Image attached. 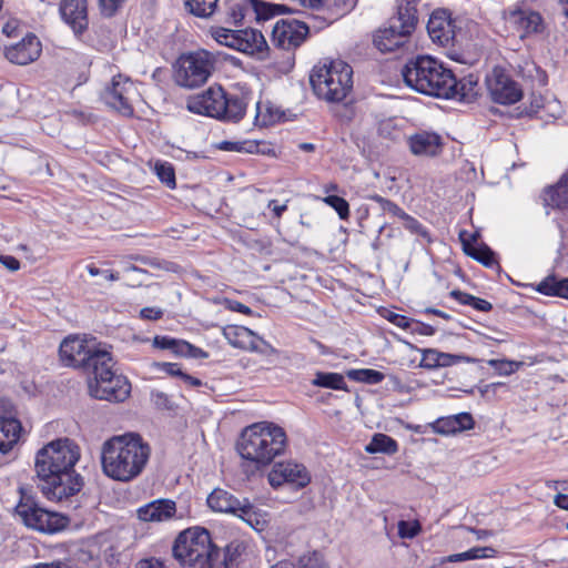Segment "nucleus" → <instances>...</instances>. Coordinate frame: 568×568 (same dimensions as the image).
Here are the masks:
<instances>
[{
  "label": "nucleus",
  "instance_id": "f257e3e1",
  "mask_svg": "<svg viewBox=\"0 0 568 568\" xmlns=\"http://www.w3.org/2000/svg\"><path fill=\"white\" fill-rule=\"evenodd\" d=\"M79 458V446L69 438L52 440L37 452L38 487L49 500L62 501L80 491L82 479L74 470Z\"/></svg>",
  "mask_w": 568,
  "mask_h": 568
},
{
  "label": "nucleus",
  "instance_id": "f03ea898",
  "mask_svg": "<svg viewBox=\"0 0 568 568\" xmlns=\"http://www.w3.org/2000/svg\"><path fill=\"white\" fill-rule=\"evenodd\" d=\"M150 456L151 447L141 435L136 433L115 435L101 446V468L106 477L129 483L142 474Z\"/></svg>",
  "mask_w": 568,
  "mask_h": 568
},
{
  "label": "nucleus",
  "instance_id": "7ed1b4c3",
  "mask_svg": "<svg viewBox=\"0 0 568 568\" xmlns=\"http://www.w3.org/2000/svg\"><path fill=\"white\" fill-rule=\"evenodd\" d=\"M287 444L285 430L271 422H260L244 428L237 443V452L248 462L246 473H254L270 465L282 455Z\"/></svg>",
  "mask_w": 568,
  "mask_h": 568
},
{
  "label": "nucleus",
  "instance_id": "20e7f679",
  "mask_svg": "<svg viewBox=\"0 0 568 568\" xmlns=\"http://www.w3.org/2000/svg\"><path fill=\"white\" fill-rule=\"evenodd\" d=\"M405 83L415 91L444 99L452 95L455 75L440 61L419 55L410 59L402 69Z\"/></svg>",
  "mask_w": 568,
  "mask_h": 568
},
{
  "label": "nucleus",
  "instance_id": "39448f33",
  "mask_svg": "<svg viewBox=\"0 0 568 568\" xmlns=\"http://www.w3.org/2000/svg\"><path fill=\"white\" fill-rule=\"evenodd\" d=\"M310 82L320 99L342 102L353 90V69L342 60L324 61L312 69Z\"/></svg>",
  "mask_w": 568,
  "mask_h": 568
},
{
  "label": "nucleus",
  "instance_id": "423d86ee",
  "mask_svg": "<svg viewBox=\"0 0 568 568\" xmlns=\"http://www.w3.org/2000/svg\"><path fill=\"white\" fill-rule=\"evenodd\" d=\"M95 367L89 373L88 388L92 397L109 402H123L130 395L131 385L125 376L113 371L111 354L93 358Z\"/></svg>",
  "mask_w": 568,
  "mask_h": 568
},
{
  "label": "nucleus",
  "instance_id": "0eeeda50",
  "mask_svg": "<svg viewBox=\"0 0 568 568\" xmlns=\"http://www.w3.org/2000/svg\"><path fill=\"white\" fill-rule=\"evenodd\" d=\"M214 546L206 529L192 527L178 536L173 546V555L183 566L211 568Z\"/></svg>",
  "mask_w": 568,
  "mask_h": 568
},
{
  "label": "nucleus",
  "instance_id": "6e6552de",
  "mask_svg": "<svg viewBox=\"0 0 568 568\" xmlns=\"http://www.w3.org/2000/svg\"><path fill=\"white\" fill-rule=\"evenodd\" d=\"M216 58L207 50H196L180 55L174 64L178 85L194 89L203 85L215 70Z\"/></svg>",
  "mask_w": 568,
  "mask_h": 568
},
{
  "label": "nucleus",
  "instance_id": "1a4fd4ad",
  "mask_svg": "<svg viewBox=\"0 0 568 568\" xmlns=\"http://www.w3.org/2000/svg\"><path fill=\"white\" fill-rule=\"evenodd\" d=\"M16 514L27 527L45 534L60 531L69 524L67 517L59 513L43 509L30 498L24 497H21L16 506Z\"/></svg>",
  "mask_w": 568,
  "mask_h": 568
},
{
  "label": "nucleus",
  "instance_id": "9d476101",
  "mask_svg": "<svg viewBox=\"0 0 568 568\" xmlns=\"http://www.w3.org/2000/svg\"><path fill=\"white\" fill-rule=\"evenodd\" d=\"M60 357L65 365L84 367L89 373L95 367L93 358L101 354H109L106 349L95 346L92 339L80 336H69L60 345Z\"/></svg>",
  "mask_w": 568,
  "mask_h": 568
},
{
  "label": "nucleus",
  "instance_id": "9b49d317",
  "mask_svg": "<svg viewBox=\"0 0 568 568\" xmlns=\"http://www.w3.org/2000/svg\"><path fill=\"white\" fill-rule=\"evenodd\" d=\"M136 95V88L133 81L123 74L112 77L110 83L104 88L102 99L108 106L124 116L133 114L132 102Z\"/></svg>",
  "mask_w": 568,
  "mask_h": 568
},
{
  "label": "nucleus",
  "instance_id": "f8f14e48",
  "mask_svg": "<svg viewBox=\"0 0 568 568\" xmlns=\"http://www.w3.org/2000/svg\"><path fill=\"white\" fill-rule=\"evenodd\" d=\"M490 99L498 104H515L523 98L520 85L499 67L494 68L485 79Z\"/></svg>",
  "mask_w": 568,
  "mask_h": 568
},
{
  "label": "nucleus",
  "instance_id": "ddd939ff",
  "mask_svg": "<svg viewBox=\"0 0 568 568\" xmlns=\"http://www.w3.org/2000/svg\"><path fill=\"white\" fill-rule=\"evenodd\" d=\"M311 478L306 466L292 459L275 463L267 475L268 483L273 488L288 485L295 489H302L311 483Z\"/></svg>",
  "mask_w": 568,
  "mask_h": 568
},
{
  "label": "nucleus",
  "instance_id": "4468645a",
  "mask_svg": "<svg viewBox=\"0 0 568 568\" xmlns=\"http://www.w3.org/2000/svg\"><path fill=\"white\" fill-rule=\"evenodd\" d=\"M306 23L296 19H281L272 29V43L283 50H292L300 47L308 36Z\"/></svg>",
  "mask_w": 568,
  "mask_h": 568
},
{
  "label": "nucleus",
  "instance_id": "2eb2a0df",
  "mask_svg": "<svg viewBox=\"0 0 568 568\" xmlns=\"http://www.w3.org/2000/svg\"><path fill=\"white\" fill-rule=\"evenodd\" d=\"M225 102V92L221 87L212 85L202 93L190 97L186 108L192 113L212 118H221L222 105Z\"/></svg>",
  "mask_w": 568,
  "mask_h": 568
},
{
  "label": "nucleus",
  "instance_id": "dca6fc26",
  "mask_svg": "<svg viewBox=\"0 0 568 568\" xmlns=\"http://www.w3.org/2000/svg\"><path fill=\"white\" fill-rule=\"evenodd\" d=\"M222 334L230 345L240 349L264 353L268 347L262 337L245 326L227 325Z\"/></svg>",
  "mask_w": 568,
  "mask_h": 568
},
{
  "label": "nucleus",
  "instance_id": "f3484780",
  "mask_svg": "<svg viewBox=\"0 0 568 568\" xmlns=\"http://www.w3.org/2000/svg\"><path fill=\"white\" fill-rule=\"evenodd\" d=\"M412 32L409 29H404L400 18L392 17L388 27L379 29L374 36V44L382 52H390L402 47Z\"/></svg>",
  "mask_w": 568,
  "mask_h": 568
},
{
  "label": "nucleus",
  "instance_id": "a211bd4d",
  "mask_svg": "<svg viewBox=\"0 0 568 568\" xmlns=\"http://www.w3.org/2000/svg\"><path fill=\"white\" fill-rule=\"evenodd\" d=\"M427 31L430 39L440 45L446 47L454 42L455 27L446 10H436L432 13L427 23Z\"/></svg>",
  "mask_w": 568,
  "mask_h": 568
},
{
  "label": "nucleus",
  "instance_id": "6ab92c4d",
  "mask_svg": "<svg viewBox=\"0 0 568 568\" xmlns=\"http://www.w3.org/2000/svg\"><path fill=\"white\" fill-rule=\"evenodd\" d=\"M41 43L33 34H27L20 42L6 48L7 59L16 64L26 65L39 58Z\"/></svg>",
  "mask_w": 568,
  "mask_h": 568
},
{
  "label": "nucleus",
  "instance_id": "aec40b11",
  "mask_svg": "<svg viewBox=\"0 0 568 568\" xmlns=\"http://www.w3.org/2000/svg\"><path fill=\"white\" fill-rule=\"evenodd\" d=\"M508 23L525 38L532 33H539L544 29L541 16L529 9H516L509 11Z\"/></svg>",
  "mask_w": 568,
  "mask_h": 568
},
{
  "label": "nucleus",
  "instance_id": "412c9836",
  "mask_svg": "<svg viewBox=\"0 0 568 568\" xmlns=\"http://www.w3.org/2000/svg\"><path fill=\"white\" fill-rule=\"evenodd\" d=\"M422 359L419 366L426 369H435L439 367H449L460 363H474L475 359L459 354H449L439 352L435 348L419 349Z\"/></svg>",
  "mask_w": 568,
  "mask_h": 568
},
{
  "label": "nucleus",
  "instance_id": "4be33fe9",
  "mask_svg": "<svg viewBox=\"0 0 568 568\" xmlns=\"http://www.w3.org/2000/svg\"><path fill=\"white\" fill-rule=\"evenodd\" d=\"M540 197L546 209L565 211L568 207V172L562 173L555 184L545 187Z\"/></svg>",
  "mask_w": 568,
  "mask_h": 568
},
{
  "label": "nucleus",
  "instance_id": "5701e85b",
  "mask_svg": "<svg viewBox=\"0 0 568 568\" xmlns=\"http://www.w3.org/2000/svg\"><path fill=\"white\" fill-rule=\"evenodd\" d=\"M60 12L75 33H80L87 28V0H62Z\"/></svg>",
  "mask_w": 568,
  "mask_h": 568
},
{
  "label": "nucleus",
  "instance_id": "b1692460",
  "mask_svg": "<svg viewBox=\"0 0 568 568\" xmlns=\"http://www.w3.org/2000/svg\"><path fill=\"white\" fill-rule=\"evenodd\" d=\"M176 505L171 499H156L142 506L138 510V517L143 521L160 523L174 517Z\"/></svg>",
  "mask_w": 568,
  "mask_h": 568
},
{
  "label": "nucleus",
  "instance_id": "393cba45",
  "mask_svg": "<svg viewBox=\"0 0 568 568\" xmlns=\"http://www.w3.org/2000/svg\"><path fill=\"white\" fill-rule=\"evenodd\" d=\"M410 151L418 156H435L442 151V138L434 132H418L408 139Z\"/></svg>",
  "mask_w": 568,
  "mask_h": 568
},
{
  "label": "nucleus",
  "instance_id": "a878e982",
  "mask_svg": "<svg viewBox=\"0 0 568 568\" xmlns=\"http://www.w3.org/2000/svg\"><path fill=\"white\" fill-rule=\"evenodd\" d=\"M268 49L263 33L256 29L240 30L237 51L254 55L264 54Z\"/></svg>",
  "mask_w": 568,
  "mask_h": 568
},
{
  "label": "nucleus",
  "instance_id": "bb28decb",
  "mask_svg": "<svg viewBox=\"0 0 568 568\" xmlns=\"http://www.w3.org/2000/svg\"><path fill=\"white\" fill-rule=\"evenodd\" d=\"M21 429L20 422L13 415L0 416V453H8L18 443Z\"/></svg>",
  "mask_w": 568,
  "mask_h": 568
},
{
  "label": "nucleus",
  "instance_id": "cd10ccee",
  "mask_svg": "<svg viewBox=\"0 0 568 568\" xmlns=\"http://www.w3.org/2000/svg\"><path fill=\"white\" fill-rule=\"evenodd\" d=\"M235 516L256 531L264 530L268 524V514L251 504L246 498L242 500Z\"/></svg>",
  "mask_w": 568,
  "mask_h": 568
},
{
  "label": "nucleus",
  "instance_id": "c85d7f7f",
  "mask_svg": "<svg viewBox=\"0 0 568 568\" xmlns=\"http://www.w3.org/2000/svg\"><path fill=\"white\" fill-rule=\"evenodd\" d=\"M474 427L473 416L468 413H459L457 415L439 418L434 425V429L438 434L450 435Z\"/></svg>",
  "mask_w": 568,
  "mask_h": 568
},
{
  "label": "nucleus",
  "instance_id": "c756f323",
  "mask_svg": "<svg viewBox=\"0 0 568 568\" xmlns=\"http://www.w3.org/2000/svg\"><path fill=\"white\" fill-rule=\"evenodd\" d=\"M479 94L478 77L468 74L460 80L455 79V84L452 88V95L444 99H455L462 102L470 103L476 100Z\"/></svg>",
  "mask_w": 568,
  "mask_h": 568
},
{
  "label": "nucleus",
  "instance_id": "7c9ffc66",
  "mask_svg": "<svg viewBox=\"0 0 568 568\" xmlns=\"http://www.w3.org/2000/svg\"><path fill=\"white\" fill-rule=\"evenodd\" d=\"M207 506L216 513H226L235 516L242 500L225 489L215 488L206 499Z\"/></svg>",
  "mask_w": 568,
  "mask_h": 568
},
{
  "label": "nucleus",
  "instance_id": "2f4dec72",
  "mask_svg": "<svg viewBox=\"0 0 568 568\" xmlns=\"http://www.w3.org/2000/svg\"><path fill=\"white\" fill-rule=\"evenodd\" d=\"M245 547L240 541H232L223 549L214 546L211 568H231L240 558Z\"/></svg>",
  "mask_w": 568,
  "mask_h": 568
},
{
  "label": "nucleus",
  "instance_id": "473e14b6",
  "mask_svg": "<svg viewBox=\"0 0 568 568\" xmlns=\"http://www.w3.org/2000/svg\"><path fill=\"white\" fill-rule=\"evenodd\" d=\"M255 0H226V21L233 24H240L244 21H252L254 14Z\"/></svg>",
  "mask_w": 568,
  "mask_h": 568
},
{
  "label": "nucleus",
  "instance_id": "72a5a7b5",
  "mask_svg": "<svg viewBox=\"0 0 568 568\" xmlns=\"http://www.w3.org/2000/svg\"><path fill=\"white\" fill-rule=\"evenodd\" d=\"M222 109L220 119L239 121L245 113L246 102L242 97L225 94V102Z\"/></svg>",
  "mask_w": 568,
  "mask_h": 568
},
{
  "label": "nucleus",
  "instance_id": "f704fd0d",
  "mask_svg": "<svg viewBox=\"0 0 568 568\" xmlns=\"http://www.w3.org/2000/svg\"><path fill=\"white\" fill-rule=\"evenodd\" d=\"M420 0H399L397 13L393 18H400V24L404 29L414 31L417 23L416 6Z\"/></svg>",
  "mask_w": 568,
  "mask_h": 568
},
{
  "label": "nucleus",
  "instance_id": "c9c22d12",
  "mask_svg": "<svg viewBox=\"0 0 568 568\" xmlns=\"http://www.w3.org/2000/svg\"><path fill=\"white\" fill-rule=\"evenodd\" d=\"M537 291L545 295L568 298V277L557 280L549 276L538 284Z\"/></svg>",
  "mask_w": 568,
  "mask_h": 568
},
{
  "label": "nucleus",
  "instance_id": "e433bc0d",
  "mask_svg": "<svg viewBox=\"0 0 568 568\" xmlns=\"http://www.w3.org/2000/svg\"><path fill=\"white\" fill-rule=\"evenodd\" d=\"M397 443L389 436L385 434H375L369 442V444L366 445L365 450L368 454H395L397 452Z\"/></svg>",
  "mask_w": 568,
  "mask_h": 568
},
{
  "label": "nucleus",
  "instance_id": "4c0bfd02",
  "mask_svg": "<svg viewBox=\"0 0 568 568\" xmlns=\"http://www.w3.org/2000/svg\"><path fill=\"white\" fill-rule=\"evenodd\" d=\"M312 385L316 387L329 388V389H345L346 383L343 375L338 373H326L317 372L312 381Z\"/></svg>",
  "mask_w": 568,
  "mask_h": 568
},
{
  "label": "nucleus",
  "instance_id": "58836bf2",
  "mask_svg": "<svg viewBox=\"0 0 568 568\" xmlns=\"http://www.w3.org/2000/svg\"><path fill=\"white\" fill-rule=\"evenodd\" d=\"M210 33L217 43L237 50L240 30L214 27L211 28Z\"/></svg>",
  "mask_w": 568,
  "mask_h": 568
},
{
  "label": "nucleus",
  "instance_id": "ea45409f",
  "mask_svg": "<svg viewBox=\"0 0 568 568\" xmlns=\"http://www.w3.org/2000/svg\"><path fill=\"white\" fill-rule=\"evenodd\" d=\"M219 0H185L190 13L200 18H210L216 10Z\"/></svg>",
  "mask_w": 568,
  "mask_h": 568
},
{
  "label": "nucleus",
  "instance_id": "a19ab883",
  "mask_svg": "<svg viewBox=\"0 0 568 568\" xmlns=\"http://www.w3.org/2000/svg\"><path fill=\"white\" fill-rule=\"evenodd\" d=\"M215 148L225 152H237V153H255L258 151V144L255 141L243 140V141H221L215 144Z\"/></svg>",
  "mask_w": 568,
  "mask_h": 568
},
{
  "label": "nucleus",
  "instance_id": "79ce46f5",
  "mask_svg": "<svg viewBox=\"0 0 568 568\" xmlns=\"http://www.w3.org/2000/svg\"><path fill=\"white\" fill-rule=\"evenodd\" d=\"M153 171L165 186L169 189H174L176 186L175 171L171 163L156 161L154 163Z\"/></svg>",
  "mask_w": 568,
  "mask_h": 568
},
{
  "label": "nucleus",
  "instance_id": "37998d69",
  "mask_svg": "<svg viewBox=\"0 0 568 568\" xmlns=\"http://www.w3.org/2000/svg\"><path fill=\"white\" fill-rule=\"evenodd\" d=\"M254 4L255 12L252 16V20H255L257 22L268 20L280 14L283 9V6L273 4L261 0H255Z\"/></svg>",
  "mask_w": 568,
  "mask_h": 568
},
{
  "label": "nucleus",
  "instance_id": "c03bdc74",
  "mask_svg": "<svg viewBox=\"0 0 568 568\" xmlns=\"http://www.w3.org/2000/svg\"><path fill=\"white\" fill-rule=\"evenodd\" d=\"M348 377L356 382H362L366 384H379L384 381V374L382 372L371 369V368H361L353 369L348 372Z\"/></svg>",
  "mask_w": 568,
  "mask_h": 568
},
{
  "label": "nucleus",
  "instance_id": "a18cd8bd",
  "mask_svg": "<svg viewBox=\"0 0 568 568\" xmlns=\"http://www.w3.org/2000/svg\"><path fill=\"white\" fill-rule=\"evenodd\" d=\"M301 568H328L320 554H312L303 556L300 559ZM271 568H294V565L288 561H280Z\"/></svg>",
  "mask_w": 568,
  "mask_h": 568
},
{
  "label": "nucleus",
  "instance_id": "49530a36",
  "mask_svg": "<svg viewBox=\"0 0 568 568\" xmlns=\"http://www.w3.org/2000/svg\"><path fill=\"white\" fill-rule=\"evenodd\" d=\"M468 256L478 261L486 267L498 266V262L495 257V253L487 245H479L471 252H468Z\"/></svg>",
  "mask_w": 568,
  "mask_h": 568
},
{
  "label": "nucleus",
  "instance_id": "de8ad7c7",
  "mask_svg": "<svg viewBox=\"0 0 568 568\" xmlns=\"http://www.w3.org/2000/svg\"><path fill=\"white\" fill-rule=\"evenodd\" d=\"M173 353L180 356H190V357H203L206 356L201 348H197L190 343L181 339H175L172 348Z\"/></svg>",
  "mask_w": 568,
  "mask_h": 568
},
{
  "label": "nucleus",
  "instance_id": "09e8293b",
  "mask_svg": "<svg viewBox=\"0 0 568 568\" xmlns=\"http://www.w3.org/2000/svg\"><path fill=\"white\" fill-rule=\"evenodd\" d=\"M488 365L494 367L499 375L508 376L515 373L523 363L507 359H490L488 361Z\"/></svg>",
  "mask_w": 568,
  "mask_h": 568
},
{
  "label": "nucleus",
  "instance_id": "8fccbe9b",
  "mask_svg": "<svg viewBox=\"0 0 568 568\" xmlns=\"http://www.w3.org/2000/svg\"><path fill=\"white\" fill-rule=\"evenodd\" d=\"M404 220V226L410 231L412 233H416L424 237L427 242H430L432 239L429 236L428 231L412 215H400Z\"/></svg>",
  "mask_w": 568,
  "mask_h": 568
},
{
  "label": "nucleus",
  "instance_id": "3c124183",
  "mask_svg": "<svg viewBox=\"0 0 568 568\" xmlns=\"http://www.w3.org/2000/svg\"><path fill=\"white\" fill-rule=\"evenodd\" d=\"M459 241L463 245V250L466 255H468V252H471V250H475L477 246L475 243L477 242L479 237V232H469L466 230H460L458 234Z\"/></svg>",
  "mask_w": 568,
  "mask_h": 568
},
{
  "label": "nucleus",
  "instance_id": "603ef678",
  "mask_svg": "<svg viewBox=\"0 0 568 568\" xmlns=\"http://www.w3.org/2000/svg\"><path fill=\"white\" fill-rule=\"evenodd\" d=\"M357 3V0H329L328 10L336 16H344Z\"/></svg>",
  "mask_w": 568,
  "mask_h": 568
},
{
  "label": "nucleus",
  "instance_id": "864d4df0",
  "mask_svg": "<svg viewBox=\"0 0 568 568\" xmlns=\"http://www.w3.org/2000/svg\"><path fill=\"white\" fill-rule=\"evenodd\" d=\"M420 530V526L417 521H405L398 523V535L402 538H414Z\"/></svg>",
  "mask_w": 568,
  "mask_h": 568
},
{
  "label": "nucleus",
  "instance_id": "5fc2aeb1",
  "mask_svg": "<svg viewBox=\"0 0 568 568\" xmlns=\"http://www.w3.org/2000/svg\"><path fill=\"white\" fill-rule=\"evenodd\" d=\"M468 560L479 559V558H491L495 556L496 550L491 547H474L466 550Z\"/></svg>",
  "mask_w": 568,
  "mask_h": 568
},
{
  "label": "nucleus",
  "instance_id": "6e6d98bb",
  "mask_svg": "<svg viewBox=\"0 0 568 568\" xmlns=\"http://www.w3.org/2000/svg\"><path fill=\"white\" fill-rule=\"evenodd\" d=\"M325 203L332 206L337 213H348V203L337 195H328L323 199Z\"/></svg>",
  "mask_w": 568,
  "mask_h": 568
},
{
  "label": "nucleus",
  "instance_id": "4d7b16f0",
  "mask_svg": "<svg viewBox=\"0 0 568 568\" xmlns=\"http://www.w3.org/2000/svg\"><path fill=\"white\" fill-rule=\"evenodd\" d=\"M87 271L88 273L91 275V276H102L104 280L106 281H111V282H114V281H119L120 280V276H119V273H115L111 270H100L98 268L97 266L90 264L87 266Z\"/></svg>",
  "mask_w": 568,
  "mask_h": 568
},
{
  "label": "nucleus",
  "instance_id": "13d9d810",
  "mask_svg": "<svg viewBox=\"0 0 568 568\" xmlns=\"http://www.w3.org/2000/svg\"><path fill=\"white\" fill-rule=\"evenodd\" d=\"M395 205L382 197L375 196L371 199V204L367 210H381L384 212L393 213L395 211Z\"/></svg>",
  "mask_w": 568,
  "mask_h": 568
},
{
  "label": "nucleus",
  "instance_id": "bf43d9fd",
  "mask_svg": "<svg viewBox=\"0 0 568 568\" xmlns=\"http://www.w3.org/2000/svg\"><path fill=\"white\" fill-rule=\"evenodd\" d=\"M463 303L471 305L474 308L481 312H488L493 307L488 301L471 295H465Z\"/></svg>",
  "mask_w": 568,
  "mask_h": 568
},
{
  "label": "nucleus",
  "instance_id": "052dcab7",
  "mask_svg": "<svg viewBox=\"0 0 568 568\" xmlns=\"http://www.w3.org/2000/svg\"><path fill=\"white\" fill-rule=\"evenodd\" d=\"M124 0H100L101 10L105 16H113Z\"/></svg>",
  "mask_w": 568,
  "mask_h": 568
},
{
  "label": "nucleus",
  "instance_id": "680f3d73",
  "mask_svg": "<svg viewBox=\"0 0 568 568\" xmlns=\"http://www.w3.org/2000/svg\"><path fill=\"white\" fill-rule=\"evenodd\" d=\"M385 317L393 323L394 325L402 327V328H408L410 325L409 320L400 314L394 313V312H387Z\"/></svg>",
  "mask_w": 568,
  "mask_h": 568
},
{
  "label": "nucleus",
  "instance_id": "e2e57ef3",
  "mask_svg": "<svg viewBox=\"0 0 568 568\" xmlns=\"http://www.w3.org/2000/svg\"><path fill=\"white\" fill-rule=\"evenodd\" d=\"M140 315L142 318L155 321L162 317L163 311L159 307H143Z\"/></svg>",
  "mask_w": 568,
  "mask_h": 568
},
{
  "label": "nucleus",
  "instance_id": "0e129e2a",
  "mask_svg": "<svg viewBox=\"0 0 568 568\" xmlns=\"http://www.w3.org/2000/svg\"><path fill=\"white\" fill-rule=\"evenodd\" d=\"M158 367L169 375L179 376L180 378H182L183 372L181 371L180 366L175 363H160L158 364Z\"/></svg>",
  "mask_w": 568,
  "mask_h": 568
},
{
  "label": "nucleus",
  "instance_id": "69168bd1",
  "mask_svg": "<svg viewBox=\"0 0 568 568\" xmlns=\"http://www.w3.org/2000/svg\"><path fill=\"white\" fill-rule=\"evenodd\" d=\"M0 263L11 272L20 268V262L11 255H0Z\"/></svg>",
  "mask_w": 568,
  "mask_h": 568
},
{
  "label": "nucleus",
  "instance_id": "338daca9",
  "mask_svg": "<svg viewBox=\"0 0 568 568\" xmlns=\"http://www.w3.org/2000/svg\"><path fill=\"white\" fill-rule=\"evenodd\" d=\"M136 568H163V562L156 558L142 559L136 564Z\"/></svg>",
  "mask_w": 568,
  "mask_h": 568
},
{
  "label": "nucleus",
  "instance_id": "774afa93",
  "mask_svg": "<svg viewBox=\"0 0 568 568\" xmlns=\"http://www.w3.org/2000/svg\"><path fill=\"white\" fill-rule=\"evenodd\" d=\"M32 568H73L70 564L64 561L40 562Z\"/></svg>",
  "mask_w": 568,
  "mask_h": 568
}]
</instances>
